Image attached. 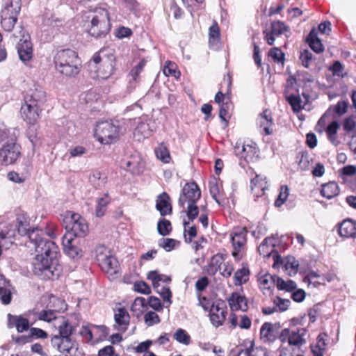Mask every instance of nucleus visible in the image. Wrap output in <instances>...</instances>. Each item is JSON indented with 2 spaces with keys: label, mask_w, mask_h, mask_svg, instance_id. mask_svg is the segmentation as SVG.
Returning a JSON list of instances; mask_svg holds the SVG:
<instances>
[{
  "label": "nucleus",
  "mask_w": 356,
  "mask_h": 356,
  "mask_svg": "<svg viewBox=\"0 0 356 356\" xmlns=\"http://www.w3.org/2000/svg\"><path fill=\"white\" fill-rule=\"evenodd\" d=\"M20 156V147L14 142L4 144L0 149V163L8 165L14 163Z\"/></svg>",
  "instance_id": "nucleus-8"
},
{
  "label": "nucleus",
  "mask_w": 356,
  "mask_h": 356,
  "mask_svg": "<svg viewBox=\"0 0 356 356\" xmlns=\"http://www.w3.org/2000/svg\"><path fill=\"white\" fill-rule=\"evenodd\" d=\"M349 103L348 101H340L334 107V112L341 116L347 112Z\"/></svg>",
  "instance_id": "nucleus-58"
},
{
  "label": "nucleus",
  "mask_w": 356,
  "mask_h": 356,
  "mask_svg": "<svg viewBox=\"0 0 356 356\" xmlns=\"http://www.w3.org/2000/svg\"><path fill=\"white\" fill-rule=\"evenodd\" d=\"M236 356H268V355L264 348L251 347L240 350Z\"/></svg>",
  "instance_id": "nucleus-35"
},
{
  "label": "nucleus",
  "mask_w": 356,
  "mask_h": 356,
  "mask_svg": "<svg viewBox=\"0 0 356 356\" xmlns=\"http://www.w3.org/2000/svg\"><path fill=\"white\" fill-rule=\"evenodd\" d=\"M7 318L8 328L15 327L18 332H23L29 329L30 324L29 320L20 315L8 314Z\"/></svg>",
  "instance_id": "nucleus-16"
},
{
  "label": "nucleus",
  "mask_w": 356,
  "mask_h": 356,
  "mask_svg": "<svg viewBox=\"0 0 356 356\" xmlns=\"http://www.w3.org/2000/svg\"><path fill=\"white\" fill-rule=\"evenodd\" d=\"M64 224L67 234L72 237H83L88 232V227L86 220L79 214L68 212L64 218Z\"/></svg>",
  "instance_id": "nucleus-6"
},
{
  "label": "nucleus",
  "mask_w": 356,
  "mask_h": 356,
  "mask_svg": "<svg viewBox=\"0 0 356 356\" xmlns=\"http://www.w3.org/2000/svg\"><path fill=\"white\" fill-rule=\"evenodd\" d=\"M119 131V126L113 122H101L95 127V136L102 144H111L118 139Z\"/></svg>",
  "instance_id": "nucleus-7"
},
{
  "label": "nucleus",
  "mask_w": 356,
  "mask_h": 356,
  "mask_svg": "<svg viewBox=\"0 0 356 356\" xmlns=\"http://www.w3.org/2000/svg\"><path fill=\"white\" fill-rule=\"evenodd\" d=\"M72 327L67 321H63L59 326L60 337H70L72 333Z\"/></svg>",
  "instance_id": "nucleus-55"
},
{
  "label": "nucleus",
  "mask_w": 356,
  "mask_h": 356,
  "mask_svg": "<svg viewBox=\"0 0 356 356\" xmlns=\"http://www.w3.org/2000/svg\"><path fill=\"white\" fill-rule=\"evenodd\" d=\"M87 32L92 37L101 38L105 37L110 31L111 24L108 11L102 8H96L87 16Z\"/></svg>",
  "instance_id": "nucleus-3"
},
{
  "label": "nucleus",
  "mask_w": 356,
  "mask_h": 356,
  "mask_svg": "<svg viewBox=\"0 0 356 356\" xmlns=\"http://www.w3.org/2000/svg\"><path fill=\"white\" fill-rule=\"evenodd\" d=\"M339 234L342 237L356 238V222L351 219H346L340 224Z\"/></svg>",
  "instance_id": "nucleus-20"
},
{
  "label": "nucleus",
  "mask_w": 356,
  "mask_h": 356,
  "mask_svg": "<svg viewBox=\"0 0 356 356\" xmlns=\"http://www.w3.org/2000/svg\"><path fill=\"white\" fill-rule=\"evenodd\" d=\"M42 108L24 102L21 107V115L29 124H35L40 118Z\"/></svg>",
  "instance_id": "nucleus-10"
},
{
  "label": "nucleus",
  "mask_w": 356,
  "mask_h": 356,
  "mask_svg": "<svg viewBox=\"0 0 356 356\" xmlns=\"http://www.w3.org/2000/svg\"><path fill=\"white\" fill-rule=\"evenodd\" d=\"M17 223H18V232L21 235H28L29 238L30 239V235L31 233H35L37 235V241H40V238H43L42 235L43 234V232L42 230H39L38 228L33 229L30 230L29 228V224L26 220V218L23 217V220H21L19 218H17Z\"/></svg>",
  "instance_id": "nucleus-25"
},
{
  "label": "nucleus",
  "mask_w": 356,
  "mask_h": 356,
  "mask_svg": "<svg viewBox=\"0 0 356 356\" xmlns=\"http://www.w3.org/2000/svg\"><path fill=\"white\" fill-rule=\"evenodd\" d=\"M156 156L158 159L165 163H168L170 161V156L169 151L165 145L163 143L160 144L154 149Z\"/></svg>",
  "instance_id": "nucleus-38"
},
{
  "label": "nucleus",
  "mask_w": 356,
  "mask_h": 356,
  "mask_svg": "<svg viewBox=\"0 0 356 356\" xmlns=\"http://www.w3.org/2000/svg\"><path fill=\"white\" fill-rule=\"evenodd\" d=\"M339 193V186L335 181H330L322 186L321 195L327 199L337 196Z\"/></svg>",
  "instance_id": "nucleus-30"
},
{
  "label": "nucleus",
  "mask_w": 356,
  "mask_h": 356,
  "mask_svg": "<svg viewBox=\"0 0 356 356\" xmlns=\"http://www.w3.org/2000/svg\"><path fill=\"white\" fill-rule=\"evenodd\" d=\"M257 124L264 129L266 135H270L273 132V125L271 112L266 109L260 113L257 119Z\"/></svg>",
  "instance_id": "nucleus-17"
},
{
  "label": "nucleus",
  "mask_w": 356,
  "mask_h": 356,
  "mask_svg": "<svg viewBox=\"0 0 356 356\" xmlns=\"http://www.w3.org/2000/svg\"><path fill=\"white\" fill-rule=\"evenodd\" d=\"M234 153L238 157L249 161L256 153V148L254 146L237 142L234 146Z\"/></svg>",
  "instance_id": "nucleus-18"
},
{
  "label": "nucleus",
  "mask_w": 356,
  "mask_h": 356,
  "mask_svg": "<svg viewBox=\"0 0 356 356\" xmlns=\"http://www.w3.org/2000/svg\"><path fill=\"white\" fill-rule=\"evenodd\" d=\"M144 320L147 325L152 326L160 322L159 315L154 312H148L144 316Z\"/></svg>",
  "instance_id": "nucleus-52"
},
{
  "label": "nucleus",
  "mask_w": 356,
  "mask_h": 356,
  "mask_svg": "<svg viewBox=\"0 0 356 356\" xmlns=\"http://www.w3.org/2000/svg\"><path fill=\"white\" fill-rule=\"evenodd\" d=\"M161 275L156 271H150L147 274V279L152 282L154 289H158L160 286L159 282L161 280Z\"/></svg>",
  "instance_id": "nucleus-63"
},
{
  "label": "nucleus",
  "mask_w": 356,
  "mask_h": 356,
  "mask_svg": "<svg viewBox=\"0 0 356 356\" xmlns=\"http://www.w3.org/2000/svg\"><path fill=\"white\" fill-rule=\"evenodd\" d=\"M110 202L111 198L106 194L97 199V205L95 209V214L97 217H102L104 215L107 205Z\"/></svg>",
  "instance_id": "nucleus-36"
},
{
  "label": "nucleus",
  "mask_w": 356,
  "mask_h": 356,
  "mask_svg": "<svg viewBox=\"0 0 356 356\" xmlns=\"http://www.w3.org/2000/svg\"><path fill=\"white\" fill-rule=\"evenodd\" d=\"M102 269L111 275H115L119 271V264L117 259L111 255L102 264Z\"/></svg>",
  "instance_id": "nucleus-29"
},
{
  "label": "nucleus",
  "mask_w": 356,
  "mask_h": 356,
  "mask_svg": "<svg viewBox=\"0 0 356 356\" xmlns=\"http://www.w3.org/2000/svg\"><path fill=\"white\" fill-rule=\"evenodd\" d=\"M275 278H277V276H273L270 274H265L259 278V287L264 294L270 293L271 289L276 284Z\"/></svg>",
  "instance_id": "nucleus-28"
},
{
  "label": "nucleus",
  "mask_w": 356,
  "mask_h": 356,
  "mask_svg": "<svg viewBox=\"0 0 356 356\" xmlns=\"http://www.w3.org/2000/svg\"><path fill=\"white\" fill-rule=\"evenodd\" d=\"M266 182L264 181L262 178L259 175H256L254 179L251 180L250 188L252 191L258 189V192H262L264 189V185Z\"/></svg>",
  "instance_id": "nucleus-54"
},
{
  "label": "nucleus",
  "mask_w": 356,
  "mask_h": 356,
  "mask_svg": "<svg viewBox=\"0 0 356 356\" xmlns=\"http://www.w3.org/2000/svg\"><path fill=\"white\" fill-rule=\"evenodd\" d=\"M201 197V191L195 182L187 183L182 189L179 204L186 212L189 220L193 221L199 214V208L196 202Z\"/></svg>",
  "instance_id": "nucleus-4"
},
{
  "label": "nucleus",
  "mask_w": 356,
  "mask_h": 356,
  "mask_svg": "<svg viewBox=\"0 0 356 356\" xmlns=\"http://www.w3.org/2000/svg\"><path fill=\"white\" fill-rule=\"evenodd\" d=\"M156 290V292L159 293L161 296L162 297L163 301L165 302L168 303L167 307H169L171 303V297H172V293L168 287L163 286L161 289H159V287L158 289H155Z\"/></svg>",
  "instance_id": "nucleus-53"
},
{
  "label": "nucleus",
  "mask_w": 356,
  "mask_h": 356,
  "mask_svg": "<svg viewBox=\"0 0 356 356\" xmlns=\"http://www.w3.org/2000/svg\"><path fill=\"white\" fill-rule=\"evenodd\" d=\"M56 318V312L54 310H42L39 314V319L50 322Z\"/></svg>",
  "instance_id": "nucleus-64"
},
{
  "label": "nucleus",
  "mask_w": 356,
  "mask_h": 356,
  "mask_svg": "<svg viewBox=\"0 0 356 356\" xmlns=\"http://www.w3.org/2000/svg\"><path fill=\"white\" fill-rule=\"evenodd\" d=\"M227 301L232 310H241L244 312L248 309L245 298L238 293H232Z\"/></svg>",
  "instance_id": "nucleus-24"
},
{
  "label": "nucleus",
  "mask_w": 356,
  "mask_h": 356,
  "mask_svg": "<svg viewBox=\"0 0 356 356\" xmlns=\"http://www.w3.org/2000/svg\"><path fill=\"white\" fill-rule=\"evenodd\" d=\"M17 49L22 61L26 62L31 59L33 56L32 44L28 35H24L19 40L17 44Z\"/></svg>",
  "instance_id": "nucleus-13"
},
{
  "label": "nucleus",
  "mask_w": 356,
  "mask_h": 356,
  "mask_svg": "<svg viewBox=\"0 0 356 356\" xmlns=\"http://www.w3.org/2000/svg\"><path fill=\"white\" fill-rule=\"evenodd\" d=\"M209 42H214L220 36V29L216 22L209 28Z\"/></svg>",
  "instance_id": "nucleus-61"
},
{
  "label": "nucleus",
  "mask_w": 356,
  "mask_h": 356,
  "mask_svg": "<svg viewBox=\"0 0 356 356\" xmlns=\"http://www.w3.org/2000/svg\"><path fill=\"white\" fill-rule=\"evenodd\" d=\"M30 242L37 252L33 262L34 274L44 279L58 277L62 268L58 264L59 248L56 243L46 238H40V241H37L34 232L30 235Z\"/></svg>",
  "instance_id": "nucleus-1"
},
{
  "label": "nucleus",
  "mask_w": 356,
  "mask_h": 356,
  "mask_svg": "<svg viewBox=\"0 0 356 356\" xmlns=\"http://www.w3.org/2000/svg\"><path fill=\"white\" fill-rule=\"evenodd\" d=\"M290 300L289 299H282L278 296L275 297L273 300V303L277 309V311L284 312L286 311L290 304Z\"/></svg>",
  "instance_id": "nucleus-51"
},
{
  "label": "nucleus",
  "mask_w": 356,
  "mask_h": 356,
  "mask_svg": "<svg viewBox=\"0 0 356 356\" xmlns=\"http://www.w3.org/2000/svg\"><path fill=\"white\" fill-rule=\"evenodd\" d=\"M153 129L151 127L147 119L138 118L137 126L134 132V137L138 141H142L151 136Z\"/></svg>",
  "instance_id": "nucleus-14"
},
{
  "label": "nucleus",
  "mask_w": 356,
  "mask_h": 356,
  "mask_svg": "<svg viewBox=\"0 0 356 356\" xmlns=\"http://www.w3.org/2000/svg\"><path fill=\"white\" fill-rule=\"evenodd\" d=\"M339 127V123L337 121H333L327 126V127L325 130L329 140L334 146H337L340 143V142L338 140L337 136V130H338Z\"/></svg>",
  "instance_id": "nucleus-33"
},
{
  "label": "nucleus",
  "mask_w": 356,
  "mask_h": 356,
  "mask_svg": "<svg viewBox=\"0 0 356 356\" xmlns=\"http://www.w3.org/2000/svg\"><path fill=\"white\" fill-rule=\"evenodd\" d=\"M305 333L306 330L305 329H300L297 331H291L289 344L295 346H300L305 344L306 343L304 339Z\"/></svg>",
  "instance_id": "nucleus-32"
},
{
  "label": "nucleus",
  "mask_w": 356,
  "mask_h": 356,
  "mask_svg": "<svg viewBox=\"0 0 356 356\" xmlns=\"http://www.w3.org/2000/svg\"><path fill=\"white\" fill-rule=\"evenodd\" d=\"M268 54L275 62H277V63H280L282 65H284V54L279 48H272L269 51Z\"/></svg>",
  "instance_id": "nucleus-48"
},
{
  "label": "nucleus",
  "mask_w": 356,
  "mask_h": 356,
  "mask_svg": "<svg viewBox=\"0 0 356 356\" xmlns=\"http://www.w3.org/2000/svg\"><path fill=\"white\" fill-rule=\"evenodd\" d=\"M226 313V306L224 302L212 304L209 312L211 323L216 327L222 325L225 321Z\"/></svg>",
  "instance_id": "nucleus-11"
},
{
  "label": "nucleus",
  "mask_w": 356,
  "mask_h": 356,
  "mask_svg": "<svg viewBox=\"0 0 356 356\" xmlns=\"http://www.w3.org/2000/svg\"><path fill=\"white\" fill-rule=\"evenodd\" d=\"M284 266L290 275H296L298 272L299 263L293 257H288Z\"/></svg>",
  "instance_id": "nucleus-47"
},
{
  "label": "nucleus",
  "mask_w": 356,
  "mask_h": 356,
  "mask_svg": "<svg viewBox=\"0 0 356 356\" xmlns=\"http://www.w3.org/2000/svg\"><path fill=\"white\" fill-rule=\"evenodd\" d=\"M1 17V24L3 29L6 31H12L17 19H13L12 17H7L6 13H4V17Z\"/></svg>",
  "instance_id": "nucleus-50"
},
{
  "label": "nucleus",
  "mask_w": 356,
  "mask_h": 356,
  "mask_svg": "<svg viewBox=\"0 0 356 356\" xmlns=\"http://www.w3.org/2000/svg\"><path fill=\"white\" fill-rule=\"evenodd\" d=\"M174 339L180 343L189 345L191 339L190 335L184 329L179 328L174 334Z\"/></svg>",
  "instance_id": "nucleus-40"
},
{
  "label": "nucleus",
  "mask_w": 356,
  "mask_h": 356,
  "mask_svg": "<svg viewBox=\"0 0 356 356\" xmlns=\"http://www.w3.org/2000/svg\"><path fill=\"white\" fill-rule=\"evenodd\" d=\"M114 318L118 330L122 332L126 331L130 319L127 311L124 308H119L114 315Z\"/></svg>",
  "instance_id": "nucleus-23"
},
{
  "label": "nucleus",
  "mask_w": 356,
  "mask_h": 356,
  "mask_svg": "<svg viewBox=\"0 0 356 356\" xmlns=\"http://www.w3.org/2000/svg\"><path fill=\"white\" fill-rule=\"evenodd\" d=\"M95 258L100 266L110 256L112 255L110 250L104 245H97L95 249Z\"/></svg>",
  "instance_id": "nucleus-34"
},
{
  "label": "nucleus",
  "mask_w": 356,
  "mask_h": 356,
  "mask_svg": "<svg viewBox=\"0 0 356 356\" xmlns=\"http://www.w3.org/2000/svg\"><path fill=\"white\" fill-rule=\"evenodd\" d=\"M176 241L172 238H161L159 241V246L162 247L165 251L170 252L174 249Z\"/></svg>",
  "instance_id": "nucleus-59"
},
{
  "label": "nucleus",
  "mask_w": 356,
  "mask_h": 356,
  "mask_svg": "<svg viewBox=\"0 0 356 356\" xmlns=\"http://www.w3.org/2000/svg\"><path fill=\"white\" fill-rule=\"evenodd\" d=\"M343 129L348 133H356V120L355 117L349 116L346 118L343 123Z\"/></svg>",
  "instance_id": "nucleus-49"
},
{
  "label": "nucleus",
  "mask_w": 356,
  "mask_h": 356,
  "mask_svg": "<svg viewBox=\"0 0 356 356\" xmlns=\"http://www.w3.org/2000/svg\"><path fill=\"white\" fill-rule=\"evenodd\" d=\"M54 63L56 71L66 77L76 76L81 69V62L76 51L62 49L55 54Z\"/></svg>",
  "instance_id": "nucleus-2"
},
{
  "label": "nucleus",
  "mask_w": 356,
  "mask_h": 356,
  "mask_svg": "<svg viewBox=\"0 0 356 356\" xmlns=\"http://www.w3.org/2000/svg\"><path fill=\"white\" fill-rule=\"evenodd\" d=\"M225 259V256L222 254H216L213 256L207 268L208 275H214L218 270H221Z\"/></svg>",
  "instance_id": "nucleus-26"
},
{
  "label": "nucleus",
  "mask_w": 356,
  "mask_h": 356,
  "mask_svg": "<svg viewBox=\"0 0 356 356\" xmlns=\"http://www.w3.org/2000/svg\"><path fill=\"white\" fill-rule=\"evenodd\" d=\"M127 170L131 171L133 174H140L142 172L143 166L138 160L135 159L125 162Z\"/></svg>",
  "instance_id": "nucleus-45"
},
{
  "label": "nucleus",
  "mask_w": 356,
  "mask_h": 356,
  "mask_svg": "<svg viewBox=\"0 0 356 356\" xmlns=\"http://www.w3.org/2000/svg\"><path fill=\"white\" fill-rule=\"evenodd\" d=\"M157 230L161 236L168 235L172 230L170 222L165 218L161 219L157 224Z\"/></svg>",
  "instance_id": "nucleus-44"
},
{
  "label": "nucleus",
  "mask_w": 356,
  "mask_h": 356,
  "mask_svg": "<svg viewBox=\"0 0 356 356\" xmlns=\"http://www.w3.org/2000/svg\"><path fill=\"white\" fill-rule=\"evenodd\" d=\"M287 101L291 106L293 111L299 112L301 109V99L299 96L294 95L287 97Z\"/></svg>",
  "instance_id": "nucleus-56"
},
{
  "label": "nucleus",
  "mask_w": 356,
  "mask_h": 356,
  "mask_svg": "<svg viewBox=\"0 0 356 356\" xmlns=\"http://www.w3.org/2000/svg\"><path fill=\"white\" fill-rule=\"evenodd\" d=\"M146 305V300L143 297H138L131 306V310L138 316L143 312Z\"/></svg>",
  "instance_id": "nucleus-39"
},
{
  "label": "nucleus",
  "mask_w": 356,
  "mask_h": 356,
  "mask_svg": "<svg viewBox=\"0 0 356 356\" xmlns=\"http://www.w3.org/2000/svg\"><path fill=\"white\" fill-rule=\"evenodd\" d=\"M51 343L60 353H69L74 346L70 337H60L57 335L51 339Z\"/></svg>",
  "instance_id": "nucleus-22"
},
{
  "label": "nucleus",
  "mask_w": 356,
  "mask_h": 356,
  "mask_svg": "<svg viewBox=\"0 0 356 356\" xmlns=\"http://www.w3.org/2000/svg\"><path fill=\"white\" fill-rule=\"evenodd\" d=\"M312 53L307 49L303 50L300 52V60L301 61L302 65L306 68L309 67V64L312 60Z\"/></svg>",
  "instance_id": "nucleus-57"
},
{
  "label": "nucleus",
  "mask_w": 356,
  "mask_h": 356,
  "mask_svg": "<svg viewBox=\"0 0 356 356\" xmlns=\"http://www.w3.org/2000/svg\"><path fill=\"white\" fill-rule=\"evenodd\" d=\"M134 290L143 294H149L151 289L145 282H136L134 285Z\"/></svg>",
  "instance_id": "nucleus-60"
},
{
  "label": "nucleus",
  "mask_w": 356,
  "mask_h": 356,
  "mask_svg": "<svg viewBox=\"0 0 356 356\" xmlns=\"http://www.w3.org/2000/svg\"><path fill=\"white\" fill-rule=\"evenodd\" d=\"M249 270L245 268L238 270L234 276V284L236 286L241 285L248 280Z\"/></svg>",
  "instance_id": "nucleus-41"
},
{
  "label": "nucleus",
  "mask_w": 356,
  "mask_h": 356,
  "mask_svg": "<svg viewBox=\"0 0 356 356\" xmlns=\"http://www.w3.org/2000/svg\"><path fill=\"white\" fill-rule=\"evenodd\" d=\"M307 41L311 49L316 53H321L323 51V46L320 39L317 37V33L315 30L313 29L310 31L307 36Z\"/></svg>",
  "instance_id": "nucleus-31"
},
{
  "label": "nucleus",
  "mask_w": 356,
  "mask_h": 356,
  "mask_svg": "<svg viewBox=\"0 0 356 356\" xmlns=\"http://www.w3.org/2000/svg\"><path fill=\"white\" fill-rule=\"evenodd\" d=\"M261 339L265 341H272L275 338L273 325L270 323H265L260 330Z\"/></svg>",
  "instance_id": "nucleus-37"
},
{
  "label": "nucleus",
  "mask_w": 356,
  "mask_h": 356,
  "mask_svg": "<svg viewBox=\"0 0 356 356\" xmlns=\"http://www.w3.org/2000/svg\"><path fill=\"white\" fill-rule=\"evenodd\" d=\"M46 102V92L43 88L35 85L24 97V102L42 108Z\"/></svg>",
  "instance_id": "nucleus-9"
},
{
  "label": "nucleus",
  "mask_w": 356,
  "mask_h": 356,
  "mask_svg": "<svg viewBox=\"0 0 356 356\" xmlns=\"http://www.w3.org/2000/svg\"><path fill=\"white\" fill-rule=\"evenodd\" d=\"M20 11L19 0H11L7 3L1 10V17H4L6 13L7 17H11L17 19V16Z\"/></svg>",
  "instance_id": "nucleus-27"
},
{
  "label": "nucleus",
  "mask_w": 356,
  "mask_h": 356,
  "mask_svg": "<svg viewBox=\"0 0 356 356\" xmlns=\"http://www.w3.org/2000/svg\"><path fill=\"white\" fill-rule=\"evenodd\" d=\"M156 208L162 216H166L172 212L170 196L165 192L162 193L157 197Z\"/></svg>",
  "instance_id": "nucleus-21"
},
{
  "label": "nucleus",
  "mask_w": 356,
  "mask_h": 356,
  "mask_svg": "<svg viewBox=\"0 0 356 356\" xmlns=\"http://www.w3.org/2000/svg\"><path fill=\"white\" fill-rule=\"evenodd\" d=\"M163 73L166 76H173L175 78L178 79L180 76V72L176 70V67L175 64L169 62L167 65L164 67Z\"/></svg>",
  "instance_id": "nucleus-62"
},
{
  "label": "nucleus",
  "mask_w": 356,
  "mask_h": 356,
  "mask_svg": "<svg viewBox=\"0 0 356 356\" xmlns=\"http://www.w3.org/2000/svg\"><path fill=\"white\" fill-rule=\"evenodd\" d=\"M70 235V234H66L63 237V250L70 258L79 259L82 256V250L73 244L74 238Z\"/></svg>",
  "instance_id": "nucleus-15"
},
{
  "label": "nucleus",
  "mask_w": 356,
  "mask_h": 356,
  "mask_svg": "<svg viewBox=\"0 0 356 356\" xmlns=\"http://www.w3.org/2000/svg\"><path fill=\"white\" fill-rule=\"evenodd\" d=\"M115 62L113 50L104 49L93 56L89 66L91 69H96L97 77L106 79L113 74Z\"/></svg>",
  "instance_id": "nucleus-5"
},
{
  "label": "nucleus",
  "mask_w": 356,
  "mask_h": 356,
  "mask_svg": "<svg viewBox=\"0 0 356 356\" xmlns=\"http://www.w3.org/2000/svg\"><path fill=\"white\" fill-rule=\"evenodd\" d=\"M289 31L284 22L281 21H275L271 23V30L264 31V39L269 45H273L275 40V37H278Z\"/></svg>",
  "instance_id": "nucleus-12"
},
{
  "label": "nucleus",
  "mask_w": 356,
  "mask_h": 356,
  "mask_svg": "<svg viewBox=\"0 0 356 356\" xmlns=\"http://www.w3.org/2000/svg\"><path fill=\"white\" fill-rule=\"evenodd\" d=\"M247 230L245 227H235L231 233V241L235 250H240L246 243Z\"/></svg>",
  "instance_id": "nucleus-19"
},
{
  "label": "nucleus",
  "mask_w": 356,
  "mask_h": 356,
  "mask_svg": "<svg viewBox=\"0 0 356 356\" xmlns=\"http://www.w3.org/2000/svg\"><path fill=\"white\" fill-rule=\"evenodd\" d=\"M106 176L99 171H95L89 177L90 181L95 187H101L106 183Z\"/></svg>",
  "instance_id": "nucleus-42"
},
{
  "label": "nucleus",
  "mask_w": 356,
  "mask_h": 356,
  "mask_svg": "<svg viewBox=\"0 0 356 356\" xmlns=\"http://www.w3.org/2000/svg\"><path fill=\"white\" fill-rule=\"evenodd\" d=\"M289 195V189L287 186L284 185L280 187V194L278 197L275 202V205L277 207H281L286 200Z\"/></svg>",
  "instance_id": "nucleus-46"
},
{
  "label": "nucleus",
  "mask_w": 356,
  "mask_h": 356,
  "mask_svg": "<svg viewBox=\"0 0 356 356\" xmlns=\"http://www.w3.org/2000/svg\"><path fill=\"white\" fill-rule=\"evenodd\" d=\"M276 286L278 289L280 290H286V291H292L296 288V284L295 282L292 280L284 281L282 278L277 276L275 278Z\"/></svg>",
  "instance_id": "nucleus-43"
}]
</instances>
